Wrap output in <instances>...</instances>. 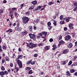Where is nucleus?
Returning <instances> with one entry per match:
<instances>
[{
	"mask_svg": "<svg viewBox=\"0 0 77 77\" xmlns=\"http://www.w3.org/2000/svg\"><path fill=\"white\" fill-rule=\"evenodd\" d=\"M33 29H34L35 30H36L37 29V27H36L35 26H34V27H33Z\"/></svg>",
	"mask_w": 77,
	"mask_h": 77,
	"instance_id": "nucleus-61",
	"label": "nucleus"
},
{
	"mask_svg": "<svg viewBox=\"0 0 77 77\" xmlns=\"http://www.w3.org/2000/svg\"><path fill=\"white\" fill-rule=\"evenodd\" d=\"M24 4H22L20 5V7H21V8H20V9H23V7L24 6Z\"/></svg>",
	"mask_w": 77,
	"mask_h": 77,
	"instance_id": "nucleus-32",
	"label": "nucleus"
},
{
	"mask_svg": "<svg viewBox=\"0 0 77 77\" xmlns=\"http://www.w3.org/2000/svg\"><path fill=\"white\" fill-rule=\"evenodd\" d=\"M77 63H75V64H73L71 65V66H75L77 65Z\"/></svg>",
	"mask_w": 77,
	"mask_h": 77,
	"instance_id": "nucleus-36",
	"label": "nucleus"
},
{
	"mask_svg": "<svg viewBox=\"0 0 77 77\" xmlns=\"http://www.w3.org/2000/svg\"><path fill=\"white\" fill-rule=\"evenodd\" d=\"M66 63L65 62V61H63V63H62V64H63V65H65V64H66Z\"/></svg>",
	"mask_w": 77,
	"mask_h": 77,
	"instance_id": "nucleus-48",
	"label": "nucleus"
},
{
	"mask_svg": "<svg viewBox=\"0 0 77 77\" xmlns=\"http://www.w3.org/2000/svg\"><path fill=\"white\" fill-rule=\"evenodd\" d=\"M16 70L17 71V72H18V71H19V69H18V67H17L16 69Z\"/></svg>",
	"mask_w": 77,
	"mask_h": 77,
	"instance_id": "nucleus-53",
	"label": "nucleus"
},
{
	"mask_svg": "<svg viewBox=\"0 0 77 77\" xmlns=\"http://www.w3.org/2000/svg\"><path fill=\"white\" fill-rule=\"evenodd\" d=\"M0 75L1 76L5 75V72L2 71L0 72Z\"/></svg>",
	"mask_w": 77,
	"mask_h": 77,
	"instance_id": "nucleus-17",
	"label": "nucleus"
},
{
	"mask_svg": "<svg viewBox=\"0 0 77 77\" xmlns=\"http://www.w3.org/2000/svg\"><path fill=\"white\" fill-rule=\"evenodd\" d=\"M53 21L54 22H53V24L54 26H56L57 25V22H56V20H53Z\"/></svg>",
	"mask_w": 77,
	"mask_h": 77,
	"instance_id": "nucleus-23",
	"label": "nucleus"
},
{
	"mask_svg": "<svg viewBox=\"0 0 77 77\" xmlns=\"http://www.w3.org/2000/svg\"><path fill=\"white\" fill-rule=\"evenodd\" d=\"M62 39V36L61 35H59L57 38V40H61Z\"/></svg>",
	"mask_w": 77,
	"mask_h": 77,
	"instance_id": "nucleus-15",
	"label": "nucleus"
},
{
	"mask_svg": "<svg viewBox=\"0 0 77 77\" xmlns=\"http://www.w3.org/2000/svg\"><path fill=\"white\" fill-rule=\"evenodd\" d=\"M17 27H19V25H20V22H17Z\"/></svg>",
	"mask_w": 77,
	"mask_h": 77,
	"instance_id": "nucleus-49",
	"label": "nucleus"
},
{
	"mask_svg": "<svg viewBox=\"0 0 77 77\" xmlns=\"http://www.w3.org/2000/svg\"><path fill=\"white\" fill-rule=\"evenodd\" d=\"M47 25L48 26H51V22H48Z\"/></svg>",
	"mask_w": 77,
	"mask_h": 77,
	"instance_id": "nucleus-34",
	"label": "nucleus"
},
{
	"mask_svg": "<svg viewBox=\"0 0 77 77\" xmlns=\"http://www.w3.org/2000/svg\"><path fill=\"white\" fill-rule=\"evenodd\" d=\"M48 29L49 30H51V29L52 28V26H48Z\"/></svg>",
	"mask_w": 77,
	"mask_h": 77,
	"instance_id": "nucleus-52",
	"label": "nucleus"
},
{
	"mask_svg": "<svg viewBox=\"0 0 77 77\" xmlns=\"http://www.w3.org/2000/svg\"><path fill=\"white\" fill-rule=\"evenodd\" d=\"M42 6H41V5H39L38 6V9L39 10L41 8H42Z\"/></svg>",
	"mask_w": 77,
	"mask_h": 77,
	"instance_id": "nucleus-39",
	"label": "nucleus"
},
{
	"mask_svg": "<svg viewBox=\"0 0 77 77\" xmlns=\"http://www.w3.org/2000/svg\"><path fill=\"white\" fill-rule=\"evenodd\" d=\"M2 48L3 50H5V49H6V46L2 45Z\"/></svg>",
	"mask_w": 77,
	"mask_h": 77,
	"instance_id": "nucleus-37",
	"label": "nucleus"
},
{
	"mask_svg": "<svg viewBox=\"0 0 77 77\" xmlns=\"http://www.w3.org/2000/svg\"><path fill=\"white\" fill-rule=\"evenodd\" d=\"M75 46H76V47H77V42H75Z\"/></svg>",
	"mask_w": 77,
	"mask_h": 77,
	"instance_id": "nucleus-62",
	"label": "nucleus"
},
{
	"mask_svg": "<svg viewBox=\"0 0 77 77\" xmlns=\"http://www.w3.org/2000/svg\"><path fill=\"white\" fill-rule=\"evenodd\" d=\"M16 60L17 61V64L18 66H19L20 68H22V67H23V64H22V62H21V61H20V60Z\"/></svg>",
	"mask_w": 77,
	"mask_h": 77,
	"instance_id": "nucleus-3",
	"label": "nucleus"
},
{
	"mask_svg": "<svg viewBox=\"0 0 77 77\" xmlns=\"http://www.w3.org/2000/svg\"><path fill=\"white\" fill-rule=\"evenodd\" d=\"M30 14V11H27L26 12V15H29V14Z\"/></svg>",
	"mask_w": 77,
	"mask_h": 77,
	"instance_id": "nucleus-51",
	"label": "nucleus"
},
{
	"mask_svg": "<svg viewBox=\"0 0 77 77\" xmlns=\"http://www.w3.org/2000/svg\"><path fill=\"white\" fill-rule=\"evenodd\" d=\"M39 21V19H37L36 21V23H38Z\"/></svg>",
	"mask_w": 77,
	"mask_h": 77,
	"instance_id": "nucleus-56",
	"label": "nucleus"
},
{
	"mask_svg": "<svg viewBox=\"0 0 77 77\" xmlns=\"http://www.w3.org/2000/svg\"><path fill=\"white\" fill-rule=\"evenodd\" d=\"M74 5L75 6H77V3H74Z\"/></svg>",
	"mask_w": 77,
	"mask_h": 77,
	"instance_id": "nucleus-63",
	"label": "nucleus"
},
{
	"mask_svg": "<svg viewBox=\"0 0 77 77\" xmlns=\"http://www.w3.org/2000/svg\"><path fill=\"white\" fill-rule=\"evenodd\" d=\"M14 13V11H13L12 10H11V11H10V14H12Z\"/></svg>",
	"mask_w": 77,
	"mask_h": 77,
	"instance_id": "nucleus-55",
	"label": "nucleus"
},
{
	"mask_svg": "<svg viewBox=\"0 0 77 77\" xmlns=\"http://www.w3.org/2000/svg\"><path fill=\"white\" fill-rule=\"evenodd\" d=\"M60 24H65V21L64 20H63V21L61 20L60 22Z\"/></svg>",
	"mask_w": 77,
	"mask_h": 77,
	"instance_id": "nucleus-26",
	"label": "nucleus"
},
{
	"mask_svg": "<svg viewBox=\"0 0 77 77\" xmlns=\"http://www.w3.org/2000/svg\"><path fill=\"white\" fill-rule=\"evenodd\" d=\"M66 22L67 23H68L69 20H70V18H69V17H66Z\"/></svg>",
	"mask_w": 77,
	"mask_h": 77,
	"instance_id": "nucleus-22",
	"label": "nucleus"
},
{
	"mask_svg": "<svg viewBox=\"0 0 77 77\" xmlns=\"http://www.w3.org/2000/svg\"><path fill=\"white\" fill-rule=\"evenodd\" d=\"M5 62V60L4 58H2V63H4Z\"/></svg>",
	"mask_w": 77,
	"mask_h": 77,
	"instance_id": "nucleus-35",
	"label": "nucleus"
},
{
	"mask_svg": "<svg viewBox=\"0 0 77 77\" xmlns=\"http://www.w3.org/2000/svg\"><path fill=\"white\" fill-rule=\"evenodd\" d=\"M17 9L16 8H12V10L14 12V11H16V10H17Z\"/></svg>",
	"mask_w": 77,
	"mask_h": 77,
	"instance_id": "nucleus-38",
	"label": "nucleus"
},
{
	"mask_svg": "<svg viewBox=\"0 0 77 77\" xmlns=\"http://www.w3.org/2000/svg\"><path fill=\"white\" fill-rule=\"evenodd\" d=\"M3 51V50L2 49V46L0 45V52L1 53H2Z\"/></svg>",
	"mask_w": 77,
	"mask_h": 77,
	"instance_id": "nucleus-40",
	"label": "nucleus"
},
{
	"mask_svg": "<svg viewBox=\"0 0 77 77\" xmlns=\"http://www.w3.org/2000/svg\"><path fill=\"white\" fill-rule=\"evenodd\" d=\"M38 45L39 47H40V46H42L44 45V44H43L42 43H40V44H38Z\"/></svg>",
	"mask_w": 77,
	"mask_h": 77,
	"instance_id": "nucleus-41",
	"label": "nucleus"
},
{
	"mask_svg": "<svg viewBox=\"0 0 77 77\" xmlns=\"http://www.w3.org/2000/svg\"><path fill=\"white\" fill-rule=\"evenodd\" d=\"M4 72L5 73V74L6 75H8V72H7V71H5Z\"/></svg>",
	"mask_w": 77,
	"mask_h": 77,
	"instance_id": "nucleus-47",
	"label": "nucleus"
},
{
	"mask_svg": "<svg viewBox=\"0 0 77 77\" xmlns=\"http://www.w3.org/2000/svg\"><path fill=\"white\" fill-rule=\"evenodd\" d=\"M75 72V70H74V69H71L70 70V73H73V72Z\"/></svg>",
	"mask_w": 77,
	"mask_h": 77,
	"instance_id": "nucleus-27",
	"label": "nucleus"
},
{
	"mask_svg": "<svg viewBox=\"0 0 77 77\" xmlns=\"http://www.w3.org/2000/svg\"><path fill=\"white\" fill-rule=\"evenodd\" d=\"M30 61H29L28 62H27L26 64L27 65H30Z\"/></svg>",
	"mask_w": 77,
	"mask_h": 77,
	"instance_id": "nucleus-50",
	"label": "nucleus"
},
{
	"mask_svg": "<svg viewBox=\"0 0 77 77\" xmlns=\"http://www.w3.org/2000/svg\"><path fill=\"white\" fill-rule=\"evenodd\" d=\"M59 42V43L58 44V47H60V45L65 43V42L63 41V40H61Z\"/></svg>",
	"mask_w": 77,
	"mask_h": 77,
	"instance_id": "nucleus-9",
	"label": "nucleus"
},
{
	"mask_svg": "<svg viewBox=\"0 0 77 77\" xmlns=\"http://www.w3.org/2000/svg\"><path fill=\"white\" fill-rule=\"evenodd\" d=\"M73 45H72V43H70L69 44V45L67 46V47H68V48H72Z\"/></svg>",
	"mask_w": 77,
	"mask_h": 77,
	"instance_id": "nucleus-14",
	"label": "nucleus"
},
{
	"mask_svg": "<svg viewBox=\"0 0 77 77\" xmlns=\"http://www.w3.org/2000/svg\"><path fill=\"white\" fill-rule=\"evenodd\" d=\"M1 69L2 71H5V67H4V66H2Z\"/></svg>",
	"mask_w": 77,
	"mask_h": 77,
	"instance_id": "nucleus-31",
	"label": "nucleus"
},
{
	"mask_svg": "<svg viewBox=\"0 0 77 77\" xmlns=\"http://www.w3.org/2000/svg\"><path fill=\"white\" fill-rule=\"evenodd\" d=\"M32 29L33 28H32V26H30L28 27V30H29V32H32Z\"/></svg>",
	"mask_w": 77,
	"mask_h": 77,
	"instance_id": "nucleus-13",
	"label": "nucleus"
},
{
	"mask_svg": "<svg viewBox=\"0 0 77 77\" xmlns=\"http://www.w3.org/2000/svg\"><path fill=\"white\" fill-rule=\"evenodd\" d=\"M66 73L68 74L67 75H69V76H71V73H70L69 71H68Z\"/></svg>",
	"mask_w": 77,
	"mask_h": 77,
	"instance_id": "nucleus-33",
	"label": "nucleus"
},
{
	"mask_svg": "<svg viewBox=\"0 0 77 77\" xmlns=\"http://www.w3.org/2000/svg\"><path fill=\"white\" fill-rule=\"evenodd\" d=\"M49 41L51 42H53V39L52 38H51L49 39Z\"/></svg>",
	"mask_w": 77,
	"mask_h": 77,
	"instance_id": "nucleus-46",
	"label": "nucleus"
},
{
	"mask_svg": "<svg viewBox=\"0 0 77 77\" xmlns=\"http://www.w3.org/2000/svg\"><path fill=\"white\" fill-rule=\"evenodd\" d=\"M63 15H61L60 16V20H63Z\"/></svg>",
	"mask_w": 77,
	"mask_h": 77,
	"instance_id": "nucleus-28",
	"label": "nucleus"
},
{
	"mask_svg": "<svg viewBox=\"0 0 77 77\" xmlns=\"http://www.w3.org/2000/svg\"><path fill=\"white\" fill-rule=\"evenodd\" d=\"M35 61H32V60L30 61V63L31 65H35Z\"/></svg>",
	"mask_w": 77,
	"mask_h": 77,
	"instance_id": "nucleus-25",
	"label": "nucleus"
},
{
	"mask_svg": "<svg viewBox=\"0 0 77 77\" xmlns=\"http://www.w3.org/2000/svg\"><path fill=\"white\" fill-rule=\"evenodd\" d=\"M33 74V70H30L28 71V74Z\"/></svg>",
	"mask_w": 77,
	"mask_h": 77,
	"instance_id": "nucleus-21",
	"label": "nucleus"
},
{
	"mask_svg": "<svg viewBox=\"0 0 77 77\" xmlns=\"http://www.w3.org/2000/svg\"><path fill=\"white\" fill-rule=\"evenodd\" d=\"M60 67L59 66H57V69H60Z\"/></svg>",
	"mask_w": 77,
	"mask_h": 77,
	"instance_id": "nucleus-59",
	"label": "nucleus"
},
{
	"mask_svg": "<svg viewBox=\"0 0 77 77\" xmlns=\"http://www.w3.org/2000/svg\"><path fill=\"white\" fill-rule=\"evenodd\" d=\"M5 60L6 61H8V62H9L10 60V58H9L8 57L6 56L5 57Z\"/></svg>",
	"mask_w": 77,
	"mask_h": 77,
	"instance_id": "nucleus-19",
	"label": "nucleus"
},
{
	"mask_svg": "<svg viewBox=\"0 0 77 77\" xmlns=\"http://www.w3.org/2000/svg\"><path fill=\"white\" fill-rule=\"evenodd\" d=\"M74 75H75V76H77V72H75L74 74Z\"/></svg>",
	"mask_w": 77,
	"mask_h": 77,
	"instance_id": "nucleus-64",
	"label": "nucleus"
},
{
	"mask_svg": "<svg viewBox=\"0 0 77 77\" xmlns=\"http://www.w3.org/2000/svg\"><path fill=\"white\" fill-rule=\"evenodd\" d=\"M3 3H7V1L6 0H4L3 2Z\"/></svg>",
	"mask_w": 77,
	"mask_h": 77,
	"instance_id": "nucleus-60",
	"label": "nucleus"
},
{
	"mask_svg": "<svg viewBox=\"0 0 77 77\" xmlns=\"http://www.w3.org/2000/svg\"><path fill=\"white\" fill-rule=\"evenodd\" d=\"M72 61L71 60L69 61L68 64V66H69V65H71L72 64Z\"/></svg>",
	"mask_w": 77,
	"mask_h": 77,
	"instance_id": "nucleus-29",
	"label": "nucleus"
},
{
	"mask_svg": "<svg viewBox=\"0 0 77 77\" xmlns=\"http://www.w3.org/2000/svg\"><path fill=\"white\" fill-rule=\"evenodd\" d=\"M45 50H46L48 51L49 50V46H45Z\"/></svg>",
	"mask_w": 77,
	"mask_h": 77,
	"instance_id": "nucleus-18",
	"label": "nucleus"
},
{
	"mask_svg": "<svg viewBox=\"0 0 77 77\" xmlns=\"http://www.w3.org/2000/svg\"><path fill=\"white\" fill-rule=\"evenodd\" d=\"M22 29H23V28H22L21 27H18L17 28L16 27L15 28V30H18V31H19L22 30Z\"/></svg>",
	"mask_w": 77,
	"mask_h": 77,
	"instance_id": "nucleus-7",
	"label": "nucleus"
},
{
	"mask_svg": "<svg viewBox=\"0 0 77 77\" xmlns=\"http://www.w3.org/2000/svg\"><path fill=\"white\" fill-rule=\"evenodd\" d=\"M68 30V28L66 27H65L64 28V31H66Z\"/></svg>",
	"mask_w": 77,
	"mask_h": 77,
	"instance_id": "nucleus-45",
	"label": "nucleus"
},
{
	"mask_svg": "<svg viewBox=\"0 0 77 77\" xmlns=\"http://www.w3.org/2000/svg\"><path fill=\"white\" fill-rule=\"evenodd\" d=\"M52 47H54V48H57V47L56 46V45H53Z\"/></svg>",
	"mask_w": 77,
	"mask_h": 77,
	"instance_id": "nucleus-42",
	"label": "nucleus"
},
{
	"mask_svg": "<svg viewBox=\"0 0 77 77\" xmlns=\"http://www.w3.org/2000/svg\"><path fill=\"white\" fill-rule=\"evenodd\" d=\"M42 35H43V34L42 32L41 33H39L38 34V35H39V36H42Z\"/></svg>",
	"mask_w": 77,
	"mask_h": 77,
	"instance_id": "nucleus-44",
	"label": "nucleus"
},
{
	"mask_svg": "<svg viewBox=\"0 0 77 77\" xmlns=\"http://www.w3.org/2000/svg\"><path fill=\"white\" fill-rule=\"evenodd\" d=\"M30 38L32 39L33 40V41H35L36 40V35H35V34H32L30 33L29 35Z\"/></svg>",
	"mask_w": 77,
	"mask_h": 77,
	"instance_id": "nucleus-1",
	"label": "nucleus"
},
{
	"mask_svg": "<svg viewBox=\"0 0 77 77\" xmlns=\"http://www.w3.org/2000/svg\"><path fill=\"white\" fill-rule=\"evenodd\" d=\"M69 53V50L67 49H65L63 51L62 54H66V53Z\"/></svg>",
	"mask_w": 77,
	"mask_h": 77,
	"instance_id": "nucleus-5",
	"label": "nucleus"
},
{
	"mask_svg": "<svg viewBox=\"0 0 77 77\" xmlns=\"http://www.w3.org/2000/svg\"><path fill=\"white\" fill-rule=\"evenodd\" d=\"M72 26H73V24L70 23L69 24V27L70 30H71V29H73V27H72Z\"/></svg>",
	"mask_w": 77,
	"mask_h": 77,
	"instance_id": "nucleus-10",
	"label": "nucleus"
},
{
	"mask_svg": "<svg viewBox=\"0 0 77 77\" xmlns=\"http://www.w3.org/2000/svg\"><path fill=\"white\" fill-rule=\"evenodd\" d=\"M77 9V8L75 7L74 9H73V11L75 12V11H76Z\"/></svg>",
	"mask_w": 77,
	"mask_h": 77,
	"instance_id": "nucleus-54",
	"label": "nucleus"
},
{
	"mask_svg": "<svg viewBox=\"0 0 77 77\" xmlns=\"http://www.w3.org/2000/svg\"><path fill=\"white\" fill-rule=\"evenodd\" d=\"M43 35H44L46 37L47 35V32H42Z\"/></svg>",
	"mask_w": 77,
	"mask_h": 77,
	"instance_id": "nucleus-20",
	"label": "nucleus"
},
{
	"mask_svg": "<svg viewBox=\"0 0 77 77\" xmlns=\"http://www.w3.org/2000/svg\"><path fill=\"white\" fill-rule=\"evenodd\" d=\"M71 34H72V37L73 38H75V34L76 33H71Z\"/></svg>",
	"mask_w": 77,
	"mask_h": 77,
	"instance_id": "nucleus-30",
	"label": "nucleus"
},
{
	"mask_svg": "<svg viewBox=\"0 0 77 77\" xmlns=\"http://www.w3.org/2000/svg\"><path fill=\"white\" fill-rule=\"evenodd\" d=\"M71 36L70 35H67V36H65V41H68V40H69L70 39H71Z\"/></svg>",
	"mask_w": 77,
	"mask_h": 77,
	"instance_id": "nucleus-6",
	"label": "nucleus"
},
{
	"mask_svg": "<svg viewBox=\"0 0 77 77\" xmlns=\"http://www.w3.org/2000/svg\"><path fill=\"white\" fill-rule=\"evenodd\" d=\"M31 69V68L29 67H27L25 68V70H28V71H29V70H30Z\"/></svg>",
	"mask_w": 77,
	"mask_h": 77,
	"instance_id": "nucleus-24",
	"label": "nucleus"
},
{
	"mask_svg": "<svg viewBox=\"0 0 77 77\" xmlns=\"http://www.w3.org/2000/svg\"><path fill=\"white\" fill-rule=\"evenodd\" d=\"M31 7L32 8V9H34L35 8V5L31 6Z\"/></svg>",
	"mask_w": 77,
	"mask_h": 77,
	"instance_id": "nucleus-57",
	"label": "nucleus"
},
{
	"mask_svg": "<svg viewBox=\"0 0 77 77\" xmlns=\"http://www.w3.org/2000/svg\"><path fill=\"white\" fill-rule=\"evenodd\" d=\"M27 33H28V32L25 30L23 32L20 33V35L21 36H24L25 35H26Z\"/></svg>",
	"mask_w": 77,
	"mask_h": 77,
	"instance_id": "nucleus-4",
	"label": "nucleus"
},
{
	"mask_svg": "<svg viewBox=\"0 0 77 77\" xmlns=\"http://www.w3.org/2000/svg\"><path fill=\"white\" fill-rule=\"evenodd\" d=\"M19 59H23V55H19L17 58L16 59V60H19Z\"/></svg>",
	"mask_w": 77,
	"mask_h": 77,
	"instance_id": "nucleus-8",
	"label": "nucleus"
},
{
	"mask_svg": "<svg viewBox=\"0 0 77 77\" xmlns=\"http://www.w3.org/2000/svg\"><path fill=\"white\" fill-rule=\"evenodd\" d=\"M32 3L33 5H36L38 3V2L36 0L32 2Z\"/></svg>",
	"mask_w": 77,
	"mask_h": 77,
	"instance_id": "nucleus-16",
	"label": "nucleus"
},
{
	"mask_svg": "<svg viewBox=\"0 0 77 77\" xmlns=\"http://www.w3.org/2000/svg\"><path fill=\"white\" fill-rule=\"evenodd\" d=\"M36 47V45L35 44H33V45H31L30 47L29 48H33V47Z\"/></svg>",
	"mask_w": 77,
	"mask_h": 77,
	"instance_id": "nucleus-12",
	"label": "nucleus"
},
{
	"mask_svg": "<svg viewBox=\"0 0 77 77\" xmlns=\"http://www.w3.org/2000/svg\"><path fill=\"white\" fill-rule=\"evenodd\" d=\"M10 66H11V67H13V64L12 63H11L10 64Z\"/></svg>",
	"mask_w": 77,
	"mask_h": 77,
	"instance_id": "nucleus-58",
	"label": "nucleus"
},
{
	"mask_svg": "<svg viewBox=\"0 0 77 77\" xmlns=\"http://www.w3.org/2000/svg\"><path fill=\"white\" fill-rule=\"evenodd\" d=\"M34 56L35 57H38V54H34Z\"/></svg>",
	"mask_w": 77,
	"mask_h": 77,
	"instance_id": "nucleus-43",
	"label": "nucleus"
},
{
	"mask_svg": "<svg viewBox=\"0 0 77 77\" xmlns=\"http://www.w3.org/2000/svg\"><path fill=\"white\" fill-rule=\"evenodd\" d=\"M22 20L23 23L24 24H26L29 21V18L26 16L23 17L22 18Z\"/></svg>",
	"mask_w": 77,
	"mask_h": 77,
	"instance_id": "nucleus-2",
	"label": "nucleus"
},
{
	"mask_svg": "<svg viewBox=\"0 0 77 77\" xmlns=\"http://www.w3.org/2000/svg\"><path fill=\"white\" fill-rule=\"evenodd\" d=\"M13 32V30L11 29H10L6 31V32H7V33L9 32V33H12Z\"/></svg>",
	"mask_w": 77,
	"mask_h": 77,
	"instance_id": "nucleus-11",
	"label": "nucleus"
}]
</instances>
